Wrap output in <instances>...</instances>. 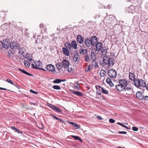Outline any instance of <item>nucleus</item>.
<instances>
[{"label": "nucleus", "instance_id": "obj_5", "mask_svg": "<svg viewBox=\"0 0 148 148\" xmlns=\"http://www.w3.org/2000/svg\"><path fill=\"white\" fill-rule=\"evenodd\" d=\"M35 65L34 64H32V68L41 69L42 70L46 71V70L40 68V67L41 65V63H40L39 61H36L34 62Z\"/></svg>", "mask_w": 148, "mask_h": 148}, {"label": "nucleus", "instance_id": "obj_20", "mask_svg": "<svg viewBox=\"0 0 148 148\" xmlns=\"http://www.w3.org/2000/svg\"><path fill=\"white\" fill-rule=\"evenodd\" d=\"M68 123H69L70 124L72 125L73 126H75L77 129H78L80 127L76 123L74 122L69 121H66Z\"/></svg>", "mask_w": 148, "mask_h": 148}, {"label": "nucleus", "instance_id": "obj_30", "mask_svg": "<svg viewBox=\"0 0 148 148\" xmlns=\"http://www.w3.org/2000/svg\"><path fill=\"white\" fill-rule=\"evenodd\" d=\"M92 42H94V44L95 45V43L97 42V38L95 36H93L91 39Z\"/></svg>", "mask_w": 148, "mask_h": 148}, {"label": "nucleus", "instance_id": "obj_3", "mask_svg": "<svg viewBox=\"0 0 148 148\" xmlns=\"http://www.w3.org/2000/svg\"><path fill=\"white\" fill-rule=\"evenodd\" d=\"M96 50L98 51H101L102 55H103L105 53H106L107 52L106 50L103 49L102 48V44L101 42L97 43L96 45Z\"/></svg>", "mask_w": 148, "mask_h": 148}, {"label": "nucleus", "instance_id": "obj_17", "mask_svg": "<svg viewBox=\"0 0 148 148\" xmlns=\"http://www.w3.org/2000/svg\"><path fill=\"white\" fill-rule=\"evenodd\" d=\"M119 84L125 86H126L127 85V83L126 81L124 79H122L120 80Z\"/></svg>", "mask_w": 148, "mask_h": 148}, {"label": "nucleus", "instance_id": "obj_57", "mask_svg": "<svg viewBox=\"0 0 148 148\" xmlns=\"http://www.w3.org/2000/svg\"><path fill=\"white\" fill-rule=\"evenodd\" d=\"M90 70V69L89 68V67H88V69L87 70H86V71H88Z\"/></svg>", "mask_w": 148, "mask_h": 148}, {"label": "nucleus", "instance_id": "obj_35", "mask_svg": "<svg viewBox=\"0 0 148 148\" xmlns=\"http://www.w3.org/2000/svg\"><path fill=\"white\" fill-rule=\"evenodd\" d=\"M78 97H82L84 95V93H73Z\"/></svg>", "mask_w": 148, "mask_h": 148}, {"label": "nucleus", "instance_id": "obj_8", "mask_svg": "<svg viewBox=\"0 0 148 148\" xmlns=\"http://www.w3.org/2000/svg\"><path fill=\"white\" fill-rule=\"evenodd\" d=\"M62 63L63 67L65 68H68L70 64L69 62L65 59H63L62 61Z\"/></svg>", "mask_w": 148, "mask_h": 148}, {"label": "nucleus", "instance_id": "obj_40", "mask_svg": "<svg viewBox=\"0 0 148 148\" xmlns=\"http://www.w3.org/2000/svg\"><path fill=\"white\" fill-rule=\"evenodd\" d=\"M133 130L134 131H137L138 130V128L136 127H132Z\"/></svg>", "mask_w": 148, "mask_h": 148}, {"label": "nucleus", "instance_id": "obj_21", "mask_svg": "<svg viewBox=\"0 0 148 148\" xmlns=\"http://www.w3.org/2000/svg\"><path fill=\"white\" fill-rule=\"evenodd\" d=\"M129 78L132 80L134 81L136 79H135V75L132 73H130L129 74Z\"/></svg>", "mask_w": 148, "mask_h": 148}, {"label": "nucleus", "instance_id": "obj_24", "mask_svg": "<svg viewBox=\"0 0 148 148\" xmlns=\"http://www.w3.org/2000/svg\"><path fill=\"white\" fill-rule=\"evenodd\" d=\"M71 136L73 138L76 140H78L81 143L83 142V140L79 136H74L73 135H71Z\"/></svg>", "mask_w": 148, "mask_h": 148}, {"label": "nucleus", "instance_id": "obj_64", "mask_svg": "<svg viewBox=\"0 0 148 148\" xmlns=\"http://www.w3.org/2000/svg\"><path fill=\"white\" fill-rule=\"evenodd\" d=\"M42 26V24H41L40 25V27H41Z\"/></svg>", "mask_w": 148, "mask_h": 148}, {"label": "nucleus", "instance_id": "obj_62", "mask_svg": "<svg viewBox=\"0 0 148 148\" xmlns=\"http://www.w3.org/2000/svg\"><path fill=\"white\" fill-rule=\"evenodd\" d=\"M77 92V93H78V92H78V91H75V92Z\"/></svg>", "mask_w": 148, "mask_h": 148}, {"label": "nucleus", "instance_id": "obj_14", "mask_svg": "<svg viewBox=\"0 0 148 148\" xmlns=\"http://www.w3.org/2000/svg\"><path fill=\"white\" fill-rule=\"evenodd\" d=\"M77 40L78 43L82 44L84 42V38L80 35H78L77 37Z\"/></svg>", "mask_w": 148, "mask_h": 148}, {"label": "nucleus", "instance_id": "obj_22", "mask_svg": "<svg viewBox=\"0 0 148 148\" xmlns=\"http://www.w3.org/2000/svg\"><path fill=\"white\" fill-rule=\"evenodd\" d=\"M71 45L72 46V47L75 49H76L77 48V43L76 41L75 40H73L71 42Z\"/></svg>", "mask_w": 148, "mask_h": 148}, {"label": "nucleus", "instance_id": "obj_29", "mask_svg": "<svg viewBox=\"0 0 148 148\" xmlns=\"http://www.w3.org/2000/svg\"><path fill=\"white\" fill-rule=\"evenodd\" d=\"M134 7L133 6H130L128 9V11L129 12L134 13Z\"/></svg>", "mask_w": 148, "mask_h": 148}, {"label": "nucleus", "instance_id": "obj_31", "mask_svg": "<svg viewBox=\"0 0 148 148\" xmlns=\"http://www.w3.org/2000/svg\"><path fill=\"white\" fill-rule=\"evenodd\" d=\"M106 72L105 71L102 70L100 71V74L101 77H103L106 75Z\"/></svg>", "mask_w": 148, "mask_h": 148}, {"label": "nucleus", "instance_id": "obj_54", "mask_svg": "<svg viewBox=\"0 0 148 148\" xmlns=\"http://www.w3.org/2000/svg\"><path fill=\"white\" fill-rule=\"evenodd\" d=\"M30 91L31 92H35L31 89L30 90Z\"/></svg>", "mask_w": 148, "mask_h": 148}, {"label": "nucleus", "instance_id": "obj_43", "mask_svg": "<svg viewBox=\"0 0 148 148\" xmlns=\"http://www.w3.org/2000/svg\"><path fill=\"white\" fill-rule=\"evenodd\" d=\"M118 134H126L127 132L125 131H119L118 132Z\"/></svg>", "mask_w": 148, "mask_h": 148}, {"label": "nucleus", "instance_id": "obj_51", "mask_svg": "<svg viewBox=\"0 0 148 148\" xmlns=\"http://www.w3.org/2000/svg\"><path fill=\"white\" fill-rule=\"evenodd\" d=\"M111 87H112L114 86V84L112 83V82L108 84Z\"/></svg>", "mask_w": 148, "mask_h": 148}, {"label": "nucleus", "instance_id": "obj_49", "mask_svg": "<svg viewBox=\"0 0 148 148\" xmlns=\"http://www.w3.org/2000/svg\"><path fill=\"white\" fill-rule=\"evenodd\" d=\"M123 127L128 130H130V128L124 125Z\"/></svg>", "mask_w": 148, "mask_h": 148}, {"label": "nucleus", "instance_id": "obj_59", "mask_svg": "<svg viewBox=\"0 0 148 148\" xmlns=\"http://www.w3.org/2000/svg\"><path fill=\"white\" fill-rule=\"evenodd\" d=\"M98 95H100V96H101V94L102 93H97ZM101 98V97H100V99Z\"/></svg>", "mask_w": 148, "mask_h": 148}, {"label": "nucleus", "instance_id": "obj_41", "mask_svg": "<svg viewBox=\"0 0 148 148\" xmlns=\"http://www.w3.org/2000/svg\"><path fill=\"white\" fill-rule=\"evenodd\" d=\"M6 81L12 85H14L12 81L10 79H7Z\"/></svg>", "mask_w": 148, "mask_h": 148}, {"label": "nucleus", "instance_id": "obj_10", "mask_svg": "<svg viewBox=\"0 0 148 148\" xmlns=\"http://www.w3.org/2000/svg\"><path fill=\"white\" fill-rule=\"evenodd\" d=\"M46 68L47 70L49 71L53 72L55 71V66L51 64L47 65Z\"/></svg>", "mask_w": 148, "mask_h": 148}, {"label": "nucleus", "instance_id": "obj_19", "mask_svg": "<svg viewBox=\"0 0 148 148\" xmlns=\"http://www.w3.org/2000/svg\"><path fill=\"white\" fill-rule=\"evenodd\" d=\"M56 66L58 71H60V72H61L60 70H62V69L63 67L62 65V64L61 63H58L56 64Z\"/></svg>", "mask_w": 148, "mask_h": 148}, {"label": "nucleus", "instance_id": "obj_7", "mask_svg": "<svg viewBox=\"0 0 148 148\" xmlns=\"http://www.w3.org/2000/svg\"><path fill=\"white\" fill-rule=\"evenodd\" d=\"M85 43L86 46L88 47H90L91 45L94 46V42L92 41L91 40L90 38H88L85 39Z\"/></svg>", "mask_w": 148, "mask_h": 148}, {"label": "nucleus", "instance_id": "obj_26", "mask_svg": "<svg viewBox=\"0 0 148 148\" xmlns=\"http://www.w3.org/2000/svg\"><path fill=\"white\" fill-rule=\"evenodd\" d=\"M139 20V18L138 16H135L134 17L132 22L134 23H136V22Z\"/></svg>", "mask_w": 148, "mask_h": 148}, {"label": "nucleus", "instance_id": "obj_60", "mask_svg": "<svg viewBox=\"0 0 148 148\" xmlns=\"http://www.w3.org/2000/svg\"><path fill=\"white\" fill-rule=\"evenodd\" d=\"M146 88L148 90V83L147 84V86L146 87Z\"/></svg>", "mask_w": 148, "mask_h": 148}, {"label": "nucleus", "instance_id": "obj_53", "mask_svg": "<svg viewBox=\"0 0 148 148\" xmlns=\"http://www.w3.org/2000/svg\"><path fill=\"white\" fill-rule=\"evenodd\" d=\"M29 103L31 105V104H33L34 105H36V104L34 103H33L32 102H29Z\"/></svg>", "mask_w": 148, "mask_h": 148}, {"label": "nucleus", "instance_id": "obj_9", "mask_svg": "<svg viewBox=\"0 0 148 148\" xmlns=\"http://www.w3.org/2000/svg\"><path fill=\"white\" fill-rule=\"evenodd\" d=\"M10 42L8 40H4L2 43L3 46L4 48L8 49L10 45Z\"/></svg>", "mask_w": 148, "mask_h": 148}, {"label": "nucleus", "instance_id": "obj_39", "mask_svg": "<svg viewBox=\"0 0 148 148\" xmlns=\"http://www.w3.org/2000/svg\"><path fill=\"white\" fill-rule=\"evenodd\" d=\"M74 86L78 90L79 89V87L78 83L75 84H74Z\"/></svg>", "mask_w": 148, "mask_h": 148}, {"label": "nucleus", "instance_id": "obj_4", "mask_svg": "<svg viewBox=\"0 0 148 148\" xmlns=\"http://www.w3.org/2000/svg\"><path fill=\"white\" fill-rule=\"evenodd\" d=\"M47 106L56 112H58L60 113H62V111L58 107L54 105L48 103H47Z\"/></svg>", "mask_w": 148, "mask_h": 148}, {"label": "nucleus", "instance_id": "obj_44", "mask_svg": "<svg viewBox=\"0 0 148 148\" xmlns=\"http://www.w3.org/2000/svg\"><path fill=\"white\" fill-rule=\"evenodd\" d=\"M51 116H52L53 117L56 119V120H58L59 119V118L57 117L56 116L53 115V114H51Z\"/></svg>", "mask_w": 148, "mask_h": 148}, {"label": "nucleus", "instance_id": "obj_1", "mask_svg": "<svg viewBox=\"0 0 148 148\" xmlns=\"http://www.w3.org/2000/svg\"><path fill=\"white\" fill-rule=\"evenodd\" d=\"M103 61L106 64L108 65L109 66H113L114 63V60L110 58L107 56H106L103 58Z\"/></svg>", "mask_w": 148, "mask_h": 148}, {"label": "nucleus", "instance_id": "obj_34", "mask_svg": "<svg viewBox=\"0 0 148 148\" xmlns=\"http://www.w3.org/2000/svg\"><path fill=\"white\" fill-rule=\"evenodd\" d=\"M67 45V47L70 50H71V49H72V46L71 45V44L70 43L68 42H67L66 43L65 45Z\"/></svg>", "mask_w": 148, "mask_h": 148}, {"label": "nucleus", "instance_id": "obj_6", "mask_svg": "<svg viewBox=\"0 0 148 148\" xmlns=\"http://www.w3.org/2000/svg\"><path fill=\"white\" fill-rule=\"evenodd\" d=\"M108 74L109 76L112 78H114L116 76V71L112 69L109 70Z\"/></svg>", "mask_w": 148, "mask_h": 148}, {"label": "nucleus", "instance_id": "obj_56", "mask_svg": "<svg viewBox=\"0 0 148 148\" xmlns=\"http://www.w3.org/2000/svg\"><path fill=\"white\" fill-rule=\"evenodd\" d=\"M61 82H64L66 81V79H61Z\"/></svg>", "mask_w": 148, "mask_h": 148}, {"label": "nucleus", "instance_id": "obj_47", "mask_svg": "<svg viewBox=\"0 0 148 148\" xmlns=\"http://www.w3.org/2000/svg\"><path fill=\"white\" fill-rule=\"evenodd\" d=\"M27 59L29 61H31L32 60V59L31 58V57L29 56L27 57Z\"/></svg>", "mask_w": 148, "mask_h": 148}, {"label": "nucleus", "instance_id": "obj_63", "mask_svg": "<svg viewBox=\"0 0 148 148\" xmlns=\"http://www.w3.org/2000/svg\"><path fill=\"white\" fill-rule=\"evenodd\" d=\"M124 124H126V125H127L128 124H127V123H124Z\"/></svg>", "mask_w": 148, "mask_h": 148}, {"label": "nucleus", "instance_id": "obj_48", "mask_svg": "<svg viewBox=\"0 0 148 148\" xmlns=\"http://www.w3.org/2000/svg\"><path fill=\"white\" fill-rule=\"evenodd\" d=\"M117 124L119 125L122 126L123 127V126L124 125L122 123H120V122H118L117 123Z\"/></svg>", "mask_w": 148, "mask_h": 148}, {"label": "nucleus", "instance_id": "obj_38", "mask_svg": "<svg viewBox=\"0 0 148 148\" xmlns=\"http://www.w3.org/2000/svg\"><path fill=\"white\" fill-rule=\"evenodd\" d=\"M115 121L114 119H109V122L112 123H115Z\"/></svg>", "mask_w": 148, "mask_h": 148}, {"label": "nucleus", "instance_id": "obj_11", "mask_svg": "<svg viewBox=\"0 0 148 148\" xmlns=\"http://www.w3.org/2000/svg\"><path fill=\"white\" fill-rule=\"evenodd\" d=\"M96 88L97 90V92H100L101 91L102 92H107L106 89L101 87L100 86H96Z\"/></svg>", "mask_w": 148, "mask_h": 148}, {"label": "nucleus", "instance_id": "obj_46", "mask_svg": "<svg viewBox=\"0 0 148 148\" xmlns=\"http://www.w3.org/2000/svg\"><path fill=\"white\" fill-rule=\"evenodd\" d=\"M58 120L60 123L63 124L64 121L62 119L59 118V119H58Z\"/></svg>", "mask_w": 148, "mask_h": 148}, {"label": "nucleus", "instance_id": "obj_2", "mask_svg": "<svg viewBox=\"0 0 148 148\" xmlns=\"http://www.w3.org/2000/svg\"><path fill=\"white\" fill-rule=\"evenodd\" d=\"M134 83L135 85L137 87H144L146 86L145 82L141 79H136L134 81Z\"/></svg>", "mask_w": 148, "mask_h": 148}, {"label": "nucleus", "instance_id": "obj_42", "mask_svg": "<svg viewBox=\"0 0 148 148\" xmlns=\"http://www.w3.org/2000/svg\"><path fill=\"white\" fill-rule=\"evenodd\" d=\"M111 82V79H110L107 78V79H106V82L108 83L109 84Z\"/></svg>", "mask_w": 148, "mask_h": 148}, {"label": "nucleus", "instance_id": "obj_18", "mask_svg": "<svg viewBox=\"0 0 148 148\" xmlns=\"http://www.w3.org/2000/svg\"><path fill=\"white\" fill-rule=\"evenodd\" d=\"M62 51L66 56H68L69 55V53L68 49L65 47L62 48Z\"/></svg>", "mask_w": 148, "mask_h": 148}, {"label": "nucleus", "instance_id": "obj_55", "mask_svg": "<svg viewBox=\"0 0 148 148\" xmlns=\"http://www.w3.org/2000/svg\"><path fill=\"white\" fill-rule=\"evenodd\" d=\"M0 89L2 90H6V89L5 88H1V87H0Z\"/></svg>", "mask_w": 148, "mask_h": 148}, {"label": "nucleus", "instance_id": "obj_45", "mask_svg": "<svg viewBox=\"0 0 148 148\" xmlns=\"http://www.w3.org/2000/svg\"><path fill=\"white\" fill-rule=\"evenodd\" d=\"M97 118L99 119L100 120H102L103 119V118H102V117H101V116H100L99 115H97Z\"/></svg>", "mask_w": 148, "mask_h": 148}, {"label": "nucleus", "instance_id": "obj_37", "mask_svg": "<svg viewBox=\"0 0 148 148\" xmlns=\"http://www.w3.org/2000/svg\"><path fill=\"white\" fill-rule=\"evenodd\" d=\"M53 89L56 90H60V87L58 85H54L53 86Z\"/></svg>", "mask_w": 148, "mask_h": 148}, {"label": "nucleus", "instance_id": "obj_36", "mask_svg": "<svg viewBox=\"0 0 148 148\" xmlns=\"http://www.w3.org/2000/svg\"><path fill=\"white\" fill-rule=\"evenodd\" d=\"M61 82L60 79H57L53 81V82L55 83H59Z\"/></svg>", "mask_w": 148, "mask_h": 148}, {"label": "nucleus", "instance_id": "obj_15", "mask_svg": "<svg viewBox=\"0 0 148 148\" xmlns=\"http://www.w3.org/2000/svg\"><path fill=\"white\" fill-rule=\"evenodd\" d=\"M136 97L140 100H143L145 99V96L143 95V93H136Z\"/></svg>", "mask_w": 148, "mask_h": 148}, {"label": "nucleus", "instance_id": "obj_58", "mask_svg": "<svg viewBox=\"0 0 148 148\" xmlns=\"http://www.w3.org/2000/svg\"><path fill=\"white\" fill-rule=\"evenodd\" d=\"M101 97H102V98L103 99V100H105V97L104 96H102Z\"/></svg>", "mask_w": 148, "mask_h": 148}, {"label": "nucleus", "instance_id": "obj_50", "mask_svg": "<svg viewBox=\"0 0 148 148\" xmlns=\"http://www.w3.org/2000/svg\"><path fill=\"white\" fill-rule=\"evenodd\" d=\"M145 100L147 101H148V96H145Z\"/></svg>", "mask_w": 148, "mask_h": 148}, {"label": "nucleus", "instance_id": "obj_61", "mask_svg": "<svg viewBox=\"0 0 148 148\" xmlns=\"http://www.w3.org/2000/svg\"><path fill=\"white\" fill-rule=\"evenodd\" d=\"M63 124H64V125H65L66 124V123L65 122H64H64L63 123Z\"/></svg>", "mask_w": 148, "mask_h": 148}, {"label": "nucleus", "instance_id": "obj_23", "mask_svg": "<svg viewBox=\"0 0 148 148\" xmlns=\"http://www.w3.org/2000/svg\"><path fill=\"white\" fill-rule=\"evenodd\" d=\"M11 129L13 130V131L16 132L18 134H22L23 132L20 131L19 130H18L14 126H11L10 127Z\"/></svg>", "mask_w": 148, "mask_h": 148}, {"label": "nucleus", "instance_id": "obj_52", "mask_svg": "<svg viewBox=\"0 0 148 148\" xmlns=\"http://www.w3.org/2000/svg\"><path fill=\"white\" fill-rule=\"evenodd\" d=\"M68 71L69 72H71L73 70V69L71 68H69L68 69Z\"/></svg>", "mask_w": 148, "mask_h": 148}, {"label": "nucleus", "instance_id": "obj_27", "mask_svg": "<svg viewBox=\"0 0 148 148\" xmlns=\"http://www.w3.org/2000/svg\"><path fill=\"white\" fill-rule=\"evenodd\" d=\"M18 70H19L20 71H21L22 72L25 74H26L28 75H29L30 76H33V75L32 74H31L25 71L24 70L20 68H18Z\"/></svg>", "mask_w": 148, "mask_h": 148}, {"label": "nucleus", "instance_id": "obj_12", "mask_svg": "<svg viewBox=\"0 0 148 148\" xmlns=\"http://www.w3.org/2000/svg\"><path fill=\"white\" fill-rule=\"evenodd\" d=\"M116 89L119 92L125 90V89L124 86L120 84H118L116 86Z\"/></svg>", "mask_w": 148, "mask_h": 148}, {"label": "nucleus", "instance_id": "obj_25", "mask_svg": "<svg viewBox=\"0 0 148 148\" xmlns=\"http://www.w3.org/2000/svg\"><path fill=\"white\" fill-rule=\"evenodd\" d=\"M78 59V53L77 52L75 53L74 58H73V60L75 62H77Z\"/></svg>", "mask_w": 148, "mask_h": 148}, {"label": "nucleus", "instance_id": "obj_13", "mask_svg": "<svg viewBox=\"0 0 148 148\" xmlns=\"http://www.w3.org/2000/svg\"><path fill=\"white\" fill-rule=\"evenodd\" d=\"M91 57L92 58V64H96V65H97V63H96L95 60H96V57L94 52H92L91 54Z\"/></svg>", "mask_w": 148, "mask_h": 148}, {"label": "nucleus", "instance_id": "obj_32", "mask_svg": "<svg viewBox=\"0 0 148 148\" xmlns=\"http://www.w3.org/2000/svg\"><path fill=\"white\" fill-rule=\"evenodd\" d=\"M24 64L26 67H29L30 65V64L27 60H25L24 62Z\"/></svg>", "mask_w": 148, "mask_h": 148}, {"label": "nucleus", "instance_id": "obj_33", "mask_svg": "<svg viewBox=\"0 0 148 148\" xmlns=\"http://www.w3.org/2000/svg\"><path fill=\"white\" fill-rule=\"evenodd\" d=\"M87 51L86 49H82L81 50L80 52V54H86V53H87Z\"/></svg>", "mask_w": 148, "mask_h": 148}, {"label": "nucleus", "instance_id": "obj_28", "mask_svg": "<svg viewBox=\"0 0 148 148\" xmlns=\"http://www.w3.org/2000/svg\"><path fill=\"white\" fill-rule=\"evenodd\" d=\"M84 57L85 61L87 62H89L90 61V58L89 55L87 53L85 54Z\"/></svg>", "mask_w": 148, "mask_h": 148}, {"label": "nucleus", "instance_id": "obj_16", "mask_svg": "<svg viewBox=\"0 0 148 148\" xmlns=\"http://www.w3.org/2000/svg\"><path fill=\"white\" fill-rule=\"evenodd\" d=\"M18 46V44L14 42L10 44V47L12 49H16Z\"/></svg>", "mask_w": 148, "mask_h": 148}]
</instances>
